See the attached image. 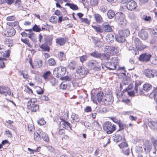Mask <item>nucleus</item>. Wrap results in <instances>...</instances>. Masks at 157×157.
<instances>
[{
    "instance_id": "obj_1",
    "label": "nucleus",
    "mask_w": 157,
    "mask_h": 157,
    "mask_svg": "<svg viewBox=\"0 0 157 157\" xmlns=\"http://www.w3.org/2000/svg\"><path fill=\"white\" fill-rule=\"evenodd\" d=\"M103 50L104 53L102 54V57L105 60H109L110 56L119 52V50L117 48L109 46H105Z\"/></svg>"
},
{
    "instance_id": "obj_2",
    "label": "nucleus",
    "mask_w": 157,
    "mask_h": 157,
    "mask_svg": "<svg viewBox=\"0 0 157 157\" xmlns=\"http://www.w3.org/2000/svg\"><path fill=\"white\" fill-rule=\"evenodd\" d=\"M116 126L114 124L112 125V123L109 121L105 122L103 125V129L106 131L108 134H110L116 129Z\"/></svg>"
},
{
    "instance_id": "obj_3",
    "label": "nucleus",
    "mask_w": 157,
    "mask_h": 157,
    "mask_svg": "<svg viewBox=\"0 0 157 157\" xmlns=\"http://www.w3.org/2000/svg\"><path fill=\"white\" fill-rule=\"evenodd\" d=\"M66 71V68L64 67H57L53 70V74L57 77L61 78L64 75Z\"/></svg>"
},
{
    "instance_id": "obj_4",
    "label": "nucleus",
    "mask_w": 157,
    "mask_h": 157,
    "mask_svg": "<svg viewBox=\"0 0 157 157\" xmlns=\"http://www.w3.org/2000/svg\"><path fill=\"white\" fill-rule=\"evenodd\" d=\"M112 62H108L106 63L105 66L109 70H114L116 68V66L118 63V60L117 57L112 58Z\"/></svg>"
},
{
    "instance_id": "obj_5",
    "label": "nucleus",
    "mask_w": 157,
    "mask_h": 157,
    "mask_svg": "<svg viewBox=\"0 0 157 157\" xmlns=\"http://www.w3.org/2000/svg\"><path fill=\"white\" fill-rule=\"evenodd\" d=\"M87 64L88 67L90 69H94L97 71L100 69V63L95 60H92L89 61L87 63Z\"/></svg>"
},
{
    "instance_id": "obj_6",
    "label": "nucleus",
    "mask_w": 157,
    "mask_h": 157,
    "mask_svg": "<svg viewBox=\"0 0 157 157\" xmlns=\"http://www.w3.org/2000/svg\"><path fill=\"white\" fill-rule=\"evenodd\" d=\"M144 74L147 78H153L157 76V71L154 69H147L144 70Z\"/></svg>"
},
{
    "instance_id": "obj_7",
    "label": "nucleus",
    "mask_w": 157,
    "mask_h": 157,
    "mask_svg": "<svg viewBox=\"0 0 157 157\" xmlns=\"http://www.w3.org/2000/svg\"><path fill=\"white\" fill-rule=\"evenodd\" d=\"M124 15L122 13L119 14V16H116V19L119 21V24L121 27H124L127 23V21L125 18Z\"/></svg>"
},
{
    "instance_id": "obj_8",
    "label": "nucleus",
    "mask_w": 157,
    "mask_h": 157,
    "mask_svg": "<svg viewBox=\"0 0 157 157\" xmlns=\"http://www.w3.org/2000/svg\"><path fill=\"white\" fill-rule=\"evenodd\" d=\"M0 93L4 94L6 96L7 95L13 96V93H11L8 87L4 86H0Z\"/></svg>"
},
{
    "instance_id": "obj_9",
    "label": "nucleus",
    "mask_w": 157,
    "mask_h": 157,
    "mask_svg": "<svg viewBox=\"0 0 157 157\" xmlns=\"http://www.w3.org/2000/svg\"><path fill=\"white\" fill-rule=\"evenodd\" d=\"M151 57L152 55L150 54L147 53H144L140 55L139 60L140 61L147 62L150 61Z\"/></svg>"
},
{
    "instance_id": "obj_10",
    "label": "nucleus",
    "mask_w": 157,
    "mask_h": 157,
    "mask_svg": "<svg viewBox=\"0 0 157 157\" xmlns=\"http://www.w3.org/2000/svg\"><path fill=\"white\" fill-rule=\"evenodd\" d=\"M103 94L102 92H99L96 96H93L91 97V99L93 100L94 103L97 104V100L100 103L102 101Z\"/></svg>"
},
{
    "instance_id": "obj_11",
    "label": "nucleus",
    "mask_w": 157,
    "mask_h": 157,
    "mask_svg": "<svg viewBox=\"0 0 157 157\" xmlns=\"http://www.w3.org/2000/svg\"><path fill=\"white\" fill-rule=\"evenodd\" d=\"M16 33L15 29L12 26H9L5 31V34L7 37H11L14 35Z\"/></svg>"
},
{
    "instance_id": "obj_12",
    "label": "nucleus",
    "mask_w": 157,
    "mask_h": 157,
    "mask_svg": "<svg viewBox=\"0 0 157 157\" xmlns=\"http://www.w3.org/2000/svg\"><path fill=\"white\" fill-rule=\"evenodd\" d=\"M139 37L143 40H146L148 37V33L144 29L141 30L138 33Z\"/></svg>"
},
{
    "instance_id": "obj_13",
    "label": "nucleus",
    "mask_w": 157,
    "mask_h": 157,
    "mask_svg": "<svg viewBox=\"0 0 157 157\" xmlns=\"http://www.w3.org/2000/svg\"><path fill=\"white\" fill-rule=\"evenodd\" d=\"M136 3L134 1L131 0L128 2L127 5V9L130 10L135 9L137 7Z\"/></svg>"
},
{
    "instance_id": "obj_14",
    "label": "nucleus",
    "mask_w": 157,
    "mask_h": 157,
    "mask_svg": "<svg viewBox=\"0 0 157 157\" xmlns=\"http://www.w3.org/2000/svg\"><path fill=\"white\" fill-rule=\"evenodd\" d=\"M76 71L77 73L80 75L84 76L87 74L85 68L82 66H79L78 67Z\"/></svg>"
},
{
    "instance_id": "obj_15",
    "label": "nucleus",
    "mask_w": 157,
    "mask_h": 157,
    "mask_svg": "<svg viewBox=\"0 0 157 157\" xmlns=\"http://www.w3.org/2000/svg\"><path fill=\"white\" fill-rule=\"evenodd\" d=\"M37 100L36 98H32L30 99V100L28 102L27 104V108L30 109V107L31 108L32 106H34V105L36 104Z\"/></svg>"
},
{
    "instance_id": "obj_16",
    "label": "nucleus",
    "mask_w": 157,
    "mask_h": 157,
    "mask_svg": "<svg viewBox=\"0 0 157 157\" xmlns=\"http://www.w3.org/2000/svg\"><path fill=\"white\" fill-rule=\"evenodd\" d=\"M130 33V31L128 29H123L122 30H120L119 31V33L124 37L129 36Z\"/></svg>"
},
{
    "instance_id": "obj_17",
    "label": "nucleus",
    "mask_w": 157,
    "mask_h": 157,
    "mask_svg": "<svg viewBox=\"0 0 157 157\" xmlns=\"http://www.w3.org/2000/svg\"><path fill=\"white\" fill-rule=\"evenodd\" d=\"M115 38L116 41L119 43H123L125 40V37L119 33L116 36Z\"/></svg>"
},
{
    "instance_id": "obj_18",
    "label": "nucleus",
    "mask_w": 157,
    "mask_h": 157,
    "mask_svg": "<svg viewBox=\"0 0 157 157\" xmlns=\"http://www.w3.org/2000/svg\"><path fill=\"white\" fill-rule=\"evenodd\" d=\"M141 83L140 82H136L135 84V90L137 94V95L142 94V91L139 89L138 91V89L139 88V86L141 85Z\"/></svg>"
},
{
    "instance_id": "obj_19",
    "label": "nucleus",
    "mask_w": 157,
    "mask_h": 157,
    "mask_svg": "<svg viewBox=\"0 0 157 157\" xmlns=\"http://www.w3.org/2000/svg\"><path fill=\"white\" fill-rule=\"evenodd\" d=\"M66 41V38H59L56 39V43L60 45H63Z\"/></svg>"
},
{
    "instance_id": "obj_20",
    "label": "nucleus",
    "mask_w": 157,
    "mask_h": 157,
    "mask_svg": "<svg viewBox=\"0 0 157 157\" xmlns=\"http://www.w3.org/2000/svg\"><path fill=\"white\" fill-rule=\"evenodd\" d=\"M4 44L8 47H11L13 45V42L11 39H6L5 40Z\"/></svg>"
},
{
    "instance_id": "obj_21",
    "label": "nucleus",
    "mask_w": 157,
    "mask_h": 157,
    "mask_svg": "<svg viewBox=\"0 0 157 157\" xmlns=\"http://www.w3.org/2000/svg\"><path fill=\"white\" fill-rule=\"evenodd\" d=\"M90 55L95 58H100L101 59H104V58L102 57V54L97 51H94L91 53Z\"/></svg>"
},
{
    "instance_id": "obj_22",
    "label": "nucleus",
    "mask_w": 157,
    "mask_h": 157,
    "mask_svg": "<svg viewBox=\"0 0 157 157\" xmlns=\"http://www.w3.org/2000/svg\"><path fill=\"white\" fill-rule=\"evenodd\" d=\"M122 139V136L119 134H116L113 136V140L116 142L120 141Z\"/></svg>"
},
{
    "instance_id": "obj_23",
    "label": "nucleus",
    "mask_w": 157,
    "mask_h": 157,
    "mask_svg": "<svg viewBox=\"0 0 157 157\" xmlns=\"http://www.w3.org/2000/svg\"><path fill=\"white\" fill-rule=\"evenodd\" d=\"M77 66V64L75 62H71L68 66V67L70 69L74 70L75 69Z\"/></svg>"
},
{
    "instance_id": "obj_24",
    "label": "nucleus",
    "mask_w": 157,
    "mask_h": 157,
    "mask_svg": "<svg viewBox=\"0 0 157 157\" xmlns=\"http://www.w3.org/2000/svg\"><path fill=\"white\" fill-rule=\"evenodd\" d=\"M103 32H110L112 31V29L109 25H105L102 27Z\"/></svg>"
},
{
    "instance_id": "obj_25",
    "label": "nucleus",
    "mask_w": 157,
    "mask_h": 157,
    "mask_svg": "<svg viewBox=\"0 0 157 157\" xmlns=\"http://www.w3.org/2000/svg\"><path fill=\"white\" fill-rule=\"evenodd\" d=\"M148 124L149 126L153 129H155L157 128V122H156L150 121L148 122Z\"/></svg>"
},
{
    "instance_id": "obj_26",
    "label": "nucleus",
    "mask_w": 157,
    "mask_h": 157,
    "mask_svg": "<svg viewBox=\"0 0 157 157\" xmlns=\"http://www.w3.org/2000/svg\"><path fill=\"white\" fill-rule=\"evenodd\" d=\"M65 6H69L71 9L73 10H76L78 9V8L77 6L75 4L70 3H67L66 4Z\"/></svg>"
},
{
    "instance_id": "obj_27",
    "label": "nucleus",
    "mask_w": 157,
    "mask_h": 157,
    "mask_svg": "<svg viewBox=\"0 0 157 157\" xmlns=\"http://www.w3.org/2000/svg\"><path fill=\"white\" fill-rule=\"evenodd\" d=\"M152 86L149 84H145L143 86V89L144 91L148 92L152 88Z\"/></svg>"
},
{
    "instance_id": "obj_28",
    "label": "nucleus",
    "mask_w": 157,
    "mask_h": 157,
    "mask_svg": "<svg viewBox=\"0 0 157 157\" xmlns=\"http://www.w3.org/2000/svg\"><path fill=\"white\" fill-rule=\"evenodd\" d=\"M25 31H29V33L28 35V37L32 40H33L34 39V36H33V33L32 32V29H25Z\"/></svg>"
},
{
    "instance_id": "obj_29",
    "label": "nucleus",
    "mask_w": 157,
    "mask_h": 157,
    "mask_svg": "<svg viewBox=\"0 0 157 157\" xmlns=\"http://www.w3.org/2000/svg\"><path fill=\"white\" fill-rule=\"evenodd\" d=\"M51 75V72L50 71H47L43 75V77L45 80H46Z\"/></svg>"
},
{
    "instance_id": "obj_30",
    "label": "nucleus",
    "mask_w": 157,
    "mask_h": 157,
    "mask_svg": "<svg viewBox=\"0 0 157 157\" xmlns=\"http://www.w3.org/2000/svg\"><path fill=\"white\" fill-rule=\"evenodd\" d=\"M40 48L42 49L43 51H44L49 52V47L46 44H42L41 45Z\"/></svg>"
},
{
    "instance_id": "obj_31",
    "label": "nucleus",
    "mask_w": 157,
    "mask_h": 157,
    "mask_svg": "<svg viewBox=\"0 0 157 157\" xmlns=\"http://www.w3.org/2000/svg\"><path fill=\"white\" fill-rule=\"evenodd\" d=\"M94 17L96 21L98 22H101L102 21V18L101 16L98 14H96L94 15Z\"/></svg>"
},
{
    "instance_id": "obj_32",
    "label": "nucleus",
    "mask_w": 157,
    "mask_h": 157,
    "mask_svg": "<svg viewBox=\"0 0 157 157\" xmlns=\"http://www.w3.org/2000/svg\"><path fill=\"white\" fill-rule=\"evenodd\" d=\"M106 38L108 42H112L114 40V36L112 34H109L106 36Z\"/></svg>"
},
{
    "instance_id": "obj_33",
    "label": "nucleus",
    "mask_w": 157,
    "mask_h": 157,
    "mask_svg": "<svg viewBox=\"0 0 157 157\" xmlns=\"http://www.w3.org/2000/svg\"><path fill=\"white\" fill-rule=\"evenodd\" d=\"M92 27L97 32L102 33L103 32L102 27H97L93 25L92 26Z\"/></svg>"
},
{
    "instance_id": "obj_34",
    "label": "nucleus",
    "mask_w": 157,
    "mask_h": 157,
    "mask_svg": "<svg viewBox=\"0 0 157 157\" xmlns=\"http://www.w3.org/2000/svg\"><path fill=\"white\" fill-rule=\"evenodd\" d=\"M30 110L32 112H36L38 109L39 108V106L37 104H36L34 105V106H32L31 108L30 107Z\"/></svg>"
},
{
    "instance_id": "obj_35",
    "label": "nucleus",
    "mask_w": 157,
    "mask_h": 157,
    "mask_svg": "<svg viewBox=\"0 0 157 157\" xmlns=\"http://www.w3.org/2000/svg\"><path fill=\"white\" fill-rule=\"evenodd\" d=\"M71 117L73 120L75 121L76 122H78L79 121V119L78 115L75 113L72 114Z\"/></svg>"
},
{
    "instance_id": "obj_36",
    "label": "nucleus",
    "mask_w": 157,
    "mask_h": 157,
    "mask_svg": "<svg viewBox=\"0 0 157 157\" xmlns=\"http://www.w3.org/2000/svg\"><path fill=\"white\" fill-rule=\"evenodd\" d=\"M20 72L23 75V77L25 79H28L29 78V76L28 72L25 71H20Z\"/></svg>"
},
{
    "instance_id": "obj_37",
    "label": "nucleus",
    "mask_w": 157,
    "mask_h": 157,
    "mask_svg": "<svg viewBox=\"0 0 157 157\" xmlns=\"http://www.w3.org/2000/svg\"><path fill=\"white\" fill-rule=\"evenodd\" d=\"M146 47V46L143 44L141 42L136 47L139 50L142 51L145 49Z\"/></svg>"
},
{
    "instance_id": "obj_38",
    "label": "nucleus",
    "mask_w": 157,
    "mask_h": 157,
    "mask_svg": "<svg viewBox=\"0 0 157 157\" xmlns=\"http://www.w3.org/2000/svg\"><path fill=\"white\" fill-rule=\"evenodd\" d=\"M115 15V13L112 10H109L107 13V16L109 18L111 19L113 18Z\"/></svg>"
},
{
    "instance_id": "obj_39",
    "label": "nucleus",
    "mask_w": 157,
    "mask_h": 157,
    "mask_svg": "<svg viewBox=\"0 0 157 157\" xmlns=\"http://www.w3.org/2000/svg\"><path fill=\"white\" fill-rule=\"evenodd\" d=\"M34 139L35 141H38L40 140V136L37 132L34 133Z\"/></svg>"
},
{
    "instance_id": "obj_40",
    "label": "nucleus",
    "mask_w": 157,
    "mask_h": 157,
    "mask_svg": "<svg viewBox=\"0 0 157 157\" xmlns=\"http://www.w3.org/2000/svg\"><path fill=\"white\" fill-rule=\"evenodd\" d=\"M41 135L42 137L44 140L45 141L47 142L49 141V139L46 133L42 132L41 134Z\"/></svg>"
},
{
    "instance_id": "obj_41",
    "label": "nucleus",
    "mask_w": 157,
    "mask_h": 157,
    "mask_svg": "<svg viewBox=\"0 0 157 157\" xmlns=\"http://www.w3.org/2000/svg\"><path fill=\"white\" fill-rule=\"evenodd\" d=\"M21 40L24 43L26 44L30 48H32L33 47L32 45L30 44L29 40L26 39H21Z\"/></svg>"
},
{
    "instance_id": "obj_42",
    "label": "nucleus",
    "mask_w": 157,
    "mask_h": 157,
    "mask_svg": "<svg viewBox=\"0 0 157 157\" xmlns=\"http://www.w3.org/2000/svg\"><path fill=\"white\" fill-rule=\"evenodd\" d=\"M57 19V17L55 16H52L49 19L50 21L53 23H55L56 22V21Z\"/></svg>"
},
{
    "instance_id": "obj_43",
    "label": "nucleus",
    "mask_w": 157,
    "mask_h": 157,
    "mask_svg": "<svg viewBox=\"0 0 157 157\" xmlns=\"http://www.w3.org/2000/svg\"><path fill=\"white\" fill-rule=\"evenodd\" d=\"M48 64L50 66H54L56 64L55 60L52 58L49 59L48 60Z\"/></svg>"
},
{
    "instance_id": "obj_44",
    "label": "nucleus",
    "mask_w": 157,
    "mask_h": 157,
    "mask_svg": "<svg viewBox=\"0 0 157 157\" xmlns=\"http://www.w3.org/2000/svg\"><path fill=\"white\" fill-rule=\"evenodd\" d=\"M94 43L95 45L97 47H100L103 45V43L102 42L99 40H94Z\"/></svg>"
},
{
    "instance_id": "obj_45",
    "label": "nucleus",
    "mask_w": 157,
    "mask_h": 157,
    "mask_svg": "<svg viewBox=\"0 0 157 157\" xmlns=\"http://www.w3.org/2000/svg\"><path fill=\"white\" fill-rule=\"evenodd\" d=\"M7 24L10 26H17L18 25V23L17 21H14V22H8Z\"/></svg>"
},
{
    "instance_id": "obj_46",
    "label": "nucleus",
    "mask_w": 157,
    "mask_h": 157,
    "mask_svg": "<svg viewBox=\"0 0 157 157\" xmlns=\"http://www.w3.org/2000/svg\"><path fill=\"white\" fill-rule=\"evenodd\" d=\"M50 82L52 86H54L56 83L57 81L54 77H52L50 80Z\"/></svg>"
},
{
    "instance_id": "obj_47",
    "label": "nucleus",
    "mask_w": 157,
    "mask_h": 157,
    "mask_svg": "<svg viewBox=\"0 0 157 157\" xmlns=\"http://www.w3.org/2000/svg\"><path fill=\"white\" fill-rule=\"evenodd\" d=\"M58 55L59 58L61 60L64 59L65 58V56L63 52H60L59 53Z\"/></svg>"
},
{
    "instance_id": "obj_48",
    "label": "nucleus",
    "mask_w": 157,
    "mask_h": 157,
    "mask_svg": "<svg viewBox=\"0 0 157 157\" xmlns=\"http://www.w3.org/2000/svg\"><path fill=\"white\" fill-rule=\"evenodd\" d=\"M100 10L101 12H106L107 10V8L105 6L102 5L100 6Z\"/></svg>"
},
{
    "instance_id": "obj_49",
    "label": "nucleus",
    "mask_w": 157,
    "mask_h": 157,
    "mask_svg": "<svg viewBox=\"0 0 157 157\" xmlns=\"http://www.w3.org/2000/svg\"><path fill=\"white\" fill-rule=\"evenodd\" d=\"M33 31L36 32H40L41 31V29L36 25L33 27Z\"/></svg>"
},
{
    "instance_id": "obj_50",
    "label": "nucleus",
    "mask_w": 157,
    "mask_h": 157,
    "mask_svg": "<svg viewBox=\"0 0 157 157\" xmlns=\"http://www.w3.org/2000/svg\"><path fill=\"white\" fill-rule=\"evenodd\" d=\"M67 87V85L66 84V83L63 82L60 85V89L63 90L66 89Z\"/></svg>"
},
{
    "instance_id": "obj_51",
    "label": "nucleus",
    "mask_w": 157,
    "mask_h": 157,
    "mask_svg": "<svg viewBox=\"0 0 157 157\" xmlns=\"http://www.w3.org/2000/svg\"><path fill=\"white\" fill-rule=\"evenodd\" d=\"M128 17L131 20H134L136 17V15L132 13H129Z\"/></svg>"
},
{
    "instance_id": "obj_52",
    "label": "nucleus",
    "mask_w": 157,
    "mask_h": 157,
    "mask_svg": "<svg viewBox=\"0 0 157 157\" xmlns=\"http://www.w3.org/2000/svg\"><path fill=\"white\" fill-rule=\"evenodd\" d=\"M80 61L83 63L87 59V56L86 55H84L80 57Z\"/></svg>"
},
{
    "instance_id": "obj_53",
    "label": "nucleus",
    "mask_w": 157,
    "mask_h": 157,
    "mask_svg": "<svg viewBox=\"0 0 157 157\" xmlns=\"http://www.w3.org/2000/svg\"><path fill=\"white\" fill-rule=\"evenodd\" d=\"M5 134L9 137H11L12 136V134L11 132L8 130H6L5 132Z\"/></svg>"
},
{
    "instance_id": "obj_54",
    "label": "nucleus",
    "mask_w": 157,
    "mask_h": 157,
    "mask_svg": "<svg viewBox=\"0 0 157 157\" xmlns=\"http://www.w3.org/2000/svg\"><path fill=\"white\" fill-rule=\"evenodd\" d=\"M38 124L40 125H42L44 124L45 123V121L43 119H41L37 121Z\"/></svg>"
},
{
    "instance_id": "obj_55",
    "label": "nucleus",
    "mask_w": 157,
    "mask_h": 157,
    "mask_svg": "<svg viewBox=\"0 0 157 157\" xmlns=\"http://www.w3.org/2000/svg\"><path fill=\"white\" fill-rule=\"evenodd\" d=\"M98 0H90V4L92 6L96 5L98 3Z\"/></svg>"
},
{
    "instance_id": "obj_56",
    "label": "nucleus",
    "mask_w": 157,
    "mask_h": 157,
    "mask_svg": "<svg viewBox=\"0 0 157 157\" xmlns=\"http://www.w3.org/2000/svg\"><path fill=\"white\" fill-rule=\"evenodd\" d=\"M128 146L127 144L125 142H123L119 145L121 148H123L124 147H127Z\"/></svg>"
},
{
    "instance_id": "obj_57",
    "label": "nucleus",
    "mask_w": 157,
    "mask_h": 157,
    "mask_svg": "<svg viewBox=\"0 0 157 157\" xmlns=\"http://www.w3.org/2000/svg\"><path fill=\"white\" fill-rule=\"evenodd\" d=\"M134 42L136 47L141 42L140 41V39L138 38H135Z\"/></svg>"
},
{
    "instance_id": "obj_58",
    "label": "nucleus",
    "mask_w": 157,
    "mask_h": 157,
    "mask_svg": "<svg viewBox=\"0 0 157 157\" xmlns=\"http://www.w3.org/2000/svg\"><path fill=\"white\" fill-rule=\"evenodd\" d=\"M82 21L87 24H90V21L87 18H82L81 19Z\"/></svg>"
},
{
    "instance_id": "obj_59",
    "label": "nucleus",
    "mask_w": 157,
    "mask_h": 157,
    "mask_svg": "<svg viewBox=\"0 0 157 157\" xmlns=\"http://www.w3.org/2000/svg\"><path fill=\"white\" fill-rule=\"evenodd\" d=\"M15 17L13 16H9L6 18V20L8 21H13L15 19Z\"/></svg>"
},
{
    "instance_id": "obj_60",
    "label": "nucleus",
    "mask_w": 157,
    "mask_h": 157,
    "mask_svg": "<svg viewBox=\"0 0 157 157\" xmlns=\"http://www.w3.org/2000/svg\"><path fill=\"white\" fill-rule=\"evenodd\" d=\"M118 124L120 127V130H122L123 129L124 127L125 126V124L121 122H119L118 123Z\"/></svg>"
},
{
    "instance_id": "obj_61",
    "label": "nucleus",
    "mask_w": 157,
    "mask_h": 157,
    "mask_svg": "<svg viewBox=\"0 0 157 157\" xmlns=\"http://www.w3.org/2000/svg\"><path fill=\"white\" fill-rule=\"evenodd\" d=\"M4 63L2 59H0V68H3L4 67Z\"/></svg>"
},
{
    "instance_id": "obj_62",
    "label": "nucleus",
    "mask_w": 157,
    "mask_h": 157,
    "mask_svg": "<svg viewBox=\"0 0 157 157\" xmlns=\"http://www.w3.org/2000/svg\"><path fill=\"white\" fill-rule=\"evenodd\" d=\"M133 112L132 111H124L123 112V114L126 115H130L133 114Z\"/></svg>"
},
{
    "instance_id": "obj_63",
    "label": "nucleus",
    "mask_w": 157,
    "mask_h": 157,
    "mask_svg": "<svg viewBox=\"0 0 157 157\" xmlns=\"http://www.w3.org/2000/svg\"><path fill=\"white\" fill-rule=\"evenodd\" d=\"M14 2V0H5V2H6L9 5H11Z\"/></svg>"
},
{
    "instance_id": "obj_64",
    "label": "nucleus",
    "mask_w": 157,
    "mask_h": 157,
    "mask_svg": "<svg viewBox=\"0 0 157 157\" xmlns=\"http://www.w3.org/2000/svg\"><path fill=\"white\" fill-rule=\"evenodd\" d=\"M129 118L132 121H136L137 119V117H134L132 115L129 116Z\"/></svg>"
}]
</instances>
